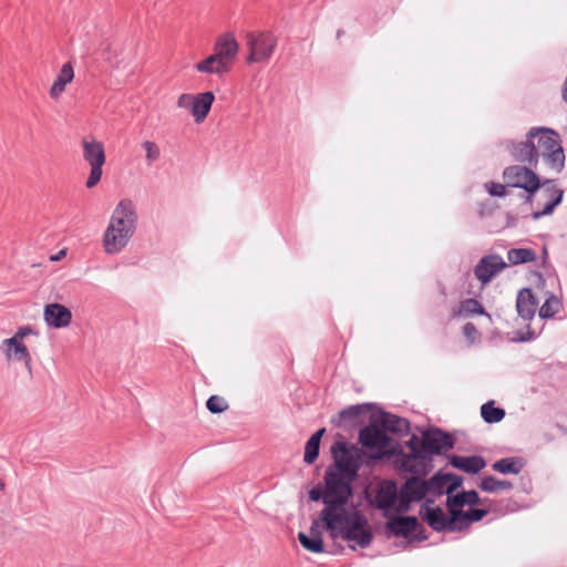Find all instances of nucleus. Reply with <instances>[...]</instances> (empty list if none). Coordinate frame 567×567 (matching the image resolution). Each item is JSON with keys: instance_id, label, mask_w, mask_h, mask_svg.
<instances>
[{"instance_id": "nucleus-22", "label": "nucleus", "mask_w": 567, "mask_h": 567, "mask_svg": "<svg viewBox=\"0 0 567 567\" xmlns=\"http://www.w3.org/2000/svg\"><path fill=\"white\" fill-rule=\"evenodd\" d=\"M214 101L215 95L210 91L203 92L194 96L190 114L197 124L203 123L205 121L212 109Z\"/></svg>"}, {"instance_id": "nucleus-11", "label": "nucleus", "mask_w": 567, "mask_h": 567, "mask_svg": "<svg viewBox=\"0 0 567 567\" xmlns=\"http://www.w3.org/2000/svg\"><path fill=\"white\" fill-rule=\"evenodd\" d=\"M503 176L508 186L525 189L528 193V199L540 186L538 176L526 166H509L504 171Z\"/></svg>"}, {"instance_id": "nucleus-23", "label": "nucleus", "mask_w": 567, "mask_h": 567, "mask_svg": "<svg viewBox=\"0 0 567 567\" xmlns=\"http://www.w3.org/2000/svg\"><path fill=\"white\" fill-rule=\"evenodd\" d=\"M451 465L468 474H476L486 466V462L482 456H458L453 455L450 461Z\"/></svg>"}, {"instance_id": "nucleus-29", "label": "nucleus", "mask_w": 567, "mask_h": 567, "mask_svg": "<svg viewBox=\"0 0 567 567\" xmlns=\"http://www.w3.org/2000/svg\"><path fill=\"white\" fill-rule=\"evenodd\" d=\"M525 466V462L522 457H505L496 461L492 468L501 474H514L517 475L522 472Z\"/></svg>"}, {"instance_id": "nucleus-31", "label": "nucleus", "mask_w": 567, "mask_h": 567, "mask_svg": "<svg viewBox=\"0 0 567 567\" xmlns=\"http://www.w3.org/2000/svg\"><path fill=\"white\" fill-rule=\"evenodd\" d=\"M536 257L535 250L530 248H513L507 251V259L512 265L532 262Z\"/></svg>"}, {"instance_id": "nucleus-40", "label": "nucleus", "mask_w": 567, "mask_h": 567, "mask_svg": "<svg viewBox=\"0 0 567 567\" xmlns=\"http://www.w3.org/2000/svg\"><path fill=\"white\" fill-rule=\"evenodd\" d=\"M450 481L449 475H442V476H433L430 482L427 483L429 491H435L437 493H443L444 488L446 489V484Z\"/></svg>"}, {"instance_id": "nucleus-42", "label": "nucleus", "mask_w": 567, "mask_h": 567, "mask_svg": "<svg viewBox=\"0 0 567 567\" xmlns=\"http://www.w3.org/2000/svg\"><path fill=\"white\" fill-rule=\"evenodd\" d=\"M361 413L360 405H351L340 412V417L343 420H355Z\"/></svg>"}, {"instance_id": "nucleus-41", "label": "nucleus", "mask_w": 567, "mask_h": 567, "mask_svg": "<svg viewBox=\"0 0 567 567\" xmlns=\"http://www.w3.org/2000/svg\"><path fill=\"white\" fill-rule=\"evenodd\" d=\"M29 336H38V332L31 326L27 324L18 328L11 338L24 342V339Z\"/></svg>"}, {"instance_id": "nucleus-8", "label": "nucleus", "mask_w": 567, "mask_h": 567, "mask_svg": "<svg viewBox=\"0 0 567 567\" xmlns=\"http://www.w3.org/2000/svg\"><path fill=\"white\" fill-rule=\"evenodd\" d=\"M359 442L362 446L373 451L370 455L373 460H381L383 457H391L390 443L391 439L382 426L371 424L363 427L359 433Z\"/></svg>"}, {"instance_id": "nucleus-35", "label": "nucleus", "mask_w": 567, "mask_h": 567, "mask_svg": "<svg viewBox=\"0 0 567 567\" xmlns=\"http://www.w3.org/2000/svg\"><path fill=\"white\" fill-rule=\"evenodd\" d=\"M561 306V300L550 293L539 308V317L543 319L551 318L560 310Z\"/></svg>"}, {"instance_id": "nucleus-19", "label": "nucleus", "mask_w": 567, "mask_h": 567, "mask_svg": "<svg viewBox=\"0 0 567 567\" xmlns=\"http://www.w3.org/2000/svg\"><path fill=\"white\" fill-rule=\"evenodd\" d=\"M545 198L546 203L542 210H537L533 213V219L537 220L543 216L550 215L554 208L559 205L563 200L564 192L563 189L551 185L549 181L543 184V189L540 193Z\"/></svg>"}, {"instance_id": "nucleus-3", "label": "nucleus", "mask_w": 567, "mask_h": 567, "mask_svg": "<svg viewBox=\"0 0 567 567\" xmlns=\"http://www.w3.org/2000/svg\"><path fill=\"white\" fill-rule=\"evenodd\" d=\"M355 477L332 470H327L324 474L323 504L326 507L320 514V518L326 519L347 511L344 505L352 496L351 484Z\"/></svg>"}, {"instance_id": "nucleus-34", "label": "nucleus", "mask_w": 567, "mask_h": 567, "mask_svg": "<svg viewBox=\"0 0 567 567\" xmlns=\"http://www.w3.org/2000/svg\"><path fill=\"white\" fill-rule=\"evenodd\" d=\"M141 147L145 153V163L147 166H152L161 159L162 151L157 143L146 140L142 142Z\"/></svg>"}, {"instance_id": "nucleus-10", "label": "nucleus", "mask_w": 567, "mask_h": 567, "mask_svg": "<svg viewBox=\"0 0 567 567\" xmlns=\"http://www.w3.org/2000/svg\"><path fill=\"white\" fill-rule=\"evenodd\" d=\"M391 456H395V466L411 474H426L431 463V457L426 453H405L398 445L390 447Z\"/></svg>"}, {"instance_id": "nucleus-33", "label": "nucleus", "mask_w": 567, "mask_h": 567, "mask_svg": "<svg viewBox=\"0 0 567 567\" xmlns=\"http://www.w3.org/2000/svg\"><path fill=\"white\" fill-rule=\"evenodd\" d=\"M481 415L486 423H497L505 416V411L496 408L493 401L484 403L481 408Z\"/></svg>"}, {"instance_id": "nucleus-5", "label": "nucleus", "mask_w": 567, "mask_h": 567, "mask_svg": "<svg viewBox=\"0 0 567 567\" xmlns=\"http://www.w3.org/2000/svg\"><path fill=\"white\" fill-rule=\"evenodd\" d=\"M535 151L537 159L542 156L553 169L560 172L564 168V150L557 141L554 130L539 132L535 137Z\"/></svg>"}, {"instance_id": "nucleus-1", "label": "nucleus", "mask_w": 567, "mask_h": 567, "mask_svg": "<svg viewBox=\"0 0 567 567\" xmlns=\"http://www.w3.org/2000/svg\"><path fill=\"white\" fill-rule=\"evenodd\" d=\"M137 218L135 204L131 199L118 202L102 238L107 255L118 254L127 246L136 230Z\"/></svg>"}, {"instance_id": "nucleus-9", "label": "nucleus", "mask_w": 567, "mask_h": 567, "mask_svg": "<svg viewBox=\"0 0 567 567\" xmlns=\"http://www.w3.org/2000/svg\"><path fill=\"white\" fill-rule=\"evenodd\" d=\"M542 131L550 132V128L533 127L528 131L525 142L515 143L513 141H506L505 148L515 161L536 167L537 154L535 151V137Z\"/></svg>"}, {"instance_id": "nucleus-50", "label": "nucleus", "mask_w": 567, "mask_h": 567, "mask_svg": "<svg viewBox=\"0 0 567 567\" xmlns=\"http://www.w3.org/2000/svg\"><path fill=\"white\" fill-rule=\"evenodd\" d=\"M61 258V255H58V257L53 258L54 260H59Z\"/></svg>"}, {"instance_id": "nucleus-4", "label": "nucleus", "mask_w": 567, "mask_h": 567, "mask_svg": "<svg viewBox=\"0 0 567 567\" xmlns=\"http://www.w3.org/2000/svg\"><path fill=\"white\" fill-rule=\"evenodd\" d=\"M81 145L83 158L91 167L85 185L87 188H93L103 175V165L106 161L104 145L93 136L83 137Z\"/></svg>"}, {"instance_id": "nucleus-27", "label": "nucleus", "mask_w": 567, "mask_h": 567, "mask_svg": "<svg viewBox=\"0 0 567 567\" xmlns=\"http://www.w3.org/2000/svg\"><path fill=\"white\" fill-rule=\"evenodd\" d=\"M195 69L199 73L223 74L229 71V68L215 53L198 62Z\"/></svg>"}, {"instance_id": "nucleus-26", "label": "nucleus", "mask_w": 567, "mask_h": 567, "mask_svg": "<svg viewBox=\"0 0 567 567\" xmlns=\"http://www.w3.org/2000/svg\"><path fill=\"white\" fill-rule=\"evenodd\" d=\"M455 486H456L455 484L446 486V491H445V493L447 494L446 506H447L449 513L452 515V522H456L458 524L461 522V516L465 512L462 508L467 504L465 503V498L462 493L451 495V493Z\"/></svg>"}, {"instance_id": "nucleus-39", "label": "nucleus", "mask_w": 567, "mask_h": 567, "mask_svg": "<svg viewBox=\"0 0 567 567\" xmlns=\"http://www.w3.org/2000/svg\"><path fill=\"white\" fill-rule=\"evenodd\" d=\"M206 406L212 413H221L228 409V404L225 399L218 395H212L207 400Z\"/></svg>"}, {"instance_id": "nucleus-6", "label": "nucleus", "mask_w": 567, "mask_h": 567, "mask_svg": "<svg viewBox=\"0 0 567 567\" xmlns=\"http://www.w3.org/2000/svg\"><path fill=\"white\" fill-rule=\"evenodd\" d=\"M331 453L334 464L329 470L357 476L360 468L361 454L355 445L337 441L331 447Z\"/></svg>"}, {"instance_id": "nucleus-12", "label": "nucleus", "mask_w": 567, "mask_h": 567, "mask_svg": "<svg viewBox=\"0 0 567 567\" xmlns=\"http://www.w3.org/2000/svg\"><path fill=\"white\" fill-rule=\"evenodd\" d=\"M429 491L427 483L419 477L409 478L400 489L398 512H406L412 502L421 501Z\"/></svg>"}, {"instance_id": "nucleus-18", "label": "nucleus", "mask_w": 567, "mask_h": 567, "mask_svg": "<svg viewBox=\"0 0 567 567\" xmlns=\"http://www.w3.org/2000/svg\"><path fill=\"white\" fill-rule=\"evenodd\" d=\"M238 42L231 33L221 34L214 47V53L218 59L226 63L230 69V65L238 53Z\"/></svg>"}, {"instance_id": "nucleus-16", "label": "nucleus", "mask_w": 567, "mask_h": 567, "mask_svg": "<svg viewBox=\"0 0 567 567\" xmlns=\"http://www.w3.org/2000/svg\"><path fill=\"white\" fill-rule=\"evenodd\" d=\"M504 268H506V262L501 256L488 255L475 266L474 275L482 285H486Z\"/></svg>"}, {"instance_id": "nucleus-48", "label": "nucleus", "mask_w": 567, "mask_h": 567, "mask_svg": "<svg viewBox=\"0 0 567 567\" xmlns=\"http://www.w3.org/2000/svg\"><path fill=\"white\" fill-rule=\"evenodd\" d=\"M309 497H310L311 501H315V502H318L320 499L323 501V493H321V491L318 489V488H312L309 492Z\"/></svg>"}, {"instance_id": "nucleus-30", "label": "nucleus", "mask_w": 567, "mask_h": 567, "mask_svg": "<svg viewBox=\"0 0 567 567\" xmlns=\"http://www.w3.org/2000/svg\"><path fill=\"white\" fill-rule=\"evenodd\" d=\"M324 431H326L324 429L318 430L307 441L306 446H305V455H303V461L307 464H312L317 460V457L319 455L320 440H321Z\"/></svg>"}, {"instance_id": "nucleus-21", "label": "nucleus", "mask_w": 567, "mask_h": 567, "mask_svg": "<svg viewBox=\"0 0 567 567\" xmlns=\"http://www.w3.org/2000/svg\"><path fill=\"white\" fill-rule=\"evenodd\" d=\"M538 307V301L534 296L532 289L524 288L522 289L516 298V309L518 316L525 320L529 321L535 317L536 310Z\"/></svg>"}, {"instance_id": "nucleus-51", "label": "nucleus", "mask_w": 567, "mask_h": 567, "mask_svg": "<svg viewBox=\"0 0 567 567\" xmlns=\"http://www.w3.org/2000/svg\"><path fill=\"white\" fill-rule=\"evenodd\" d=\"M61 258V255H58V257L53 258L54 260H59Z\"/></svg>"}, {"instance_id": "nucleus-45", "label": "nucleus", "mask_w": 567, "mask_h": 567, "mask_svg": "<svg viewBox=\"0 0 567 567\" xmlns=\"http://www.w3.org/2000/svg\"><path fill=\"white\" fill-rule=\"evenodd\" d=\"M405 444L410 449V452L424 453V450L422 449V441H420L415 434H413Z\"/></svg>"}, {"instance_id": "nucleus-20", "label": "nucleus", "mask_w": 567, "mask_h": 567, "mask_svg": "<svg viewBox=\"0 0 567 567\" xmlns=\"http://www.w3.org/2000/svg\"><path fill=\"white\" fill-rule=\"evenodd\" d=\"M399 495L400 492H398L396 484L392 481H385L383 482L377 494H375V503L378 508L380 509H391L395 508L399 504Z\"/></svg>"}, {"instance_id": "nucleus-17", "label": "nucleus", "mask_w": 567, "mask_h": 567, "mask_svg": "<svg viewBox=\"0 0 567 567\" xmlns=\"http://www.w3.org/2000/svg\"><path fill=\"white\" fill-rule=\"evenodd\" d=\"M43 320L50 328L64 329L72 322V312L61 303H48L43 309Z\"/></svg>"}, {"instance_id": "nucleus-25", "label": "nucleus", "mask_w": 567, "mask_h": 567, "mask_svg": "<svg viewBox=\"0 0 567 567\" xmlns=\"http://www.w3.org/2000/svg\"><path fill=\"white\" fill-rule=\"evenodd\" d=\"M73 79L74 71L72 64L70 62L64 63L50 89V96L54 100L58 99L65 91V86L71 83Z\"/></svg>"}, {"instance_id": "nucleus-15", "label": "nucleus", "mask_w": 567, "mask_h": 567, "mask_svg": "<svg viewBox=\"0 0 567 567\" xmlns=\"http://www.w3.org/2000/svg\"><path fill=\"white\" fill-rule=\"evenodd\" d=\"M453 445V437L440 429H434L423 433L422 449L431 458L433 455H439L443 451L452 449Z\"/></svg>"}, {"instance_id": "nucleus-47", "label": "nucleus", "mask_w": 567, "mask_h": 567, "mask_svg": "<svg viewBox=\"0 0 567 567\" xmlns=\"http://www.w3.org/2000/svg\"><path fill=\"white\" fill-rule=\"evenodd\" d=\"M463 332L467 338L474 336L477 331L473 323L468 322L463 327Z\"/></svg>"}, {"instance_id": "nucleus-14", "label": "nucleus", "mask_w": 567, "mask_h": 567, "mask_svg": "<svg viewBox=\"0 0 567 567\" xmlns=\"http://www.w3.org/2000/svg\"><path fill=\"white\" fill-rule=\"evenodd\" d=\"M0 350L2 351L8 362H21L27 369V371L30 374L32 373L31 353L24 342L19 341L17 339L8 338L2 340L0 344Z\"/></svg>"}, {"instance_id": "nucleus-36", "label": "nucleus", "mask_w": 567, "mask_h": 567, "mask_svg": "<svg viewBox=\"0 0 567 567\" xmlns=\"http://www.w3.org/2000/svg\"><path fill=\"white\" fill-rule=\"evenodd\" d=\"M298 539L300 544L309 551L318 554L324 551L323 540L320 536L309 537L301 532L298 534Z\"/></svg>"}, {"instance_id": "nucleus-2", "label": "nucleus", "mask_w": 567, "mask_h": 567, "mask_svg": "<svg viewBox=\"0 0 567 567\" xmlns=\"http://www.w3.org/2000/svg\"><path fill=\"white\" fill-rule=\"evenodd\" d=\"M322 522L332 536L339 532L344 540L354 542L361 548L368 547L372 540V533L367 519L357 512L350 514L347 511H341Z\"/></svg>"}, {"instance_id": "nucleus-37", "label": "nucleus", "mask_w": 567, "mask_h": 567, "mask_svg": "<svg viewBox=\"0 0 567 567\" xmlns=\"http://www.w3.org/2000/svg\"><path fill=\"white\" fill-rule=\"evenodd\" d=\"M486 515H487V511L482 509V508H472V509L465 511L464 514L461 516V522L458 523V525L462 526V528L466 527V526H468V524H471L473 522L481 520Z\"/></svg>"}, {"instance_id": "nucleus-49", "label": "nucleus", "mask_w": 567, "mask_h": 567, "mask_svg": "<svg viewBox=\"0 0 567 567\" xmlns=\"http://www.w3.org/2000/svg\"><path fill=\"white\" fill-rule=\"evenodd\" d=\"M536 338V334L535 332L533 331H527V333L525 336H520L518 338L519 341H529V340H533Z\"/></svg>"}, {"instance_id": "nucleus-7", "label": "nucleus", "mask_w": 567, "mask_h": 567, "mask_svg": "<svg viewBox=\"0 0 567 567\" xmlns=\"http://www.w3.org/2000/svg\"><path fill=\"white\" fill-rule=\"evenodd\" d=\"M277 47V38L269 31L247 34L248 63H267Z\"/></svg>"}, {"instance_id": "nucleus-28", "label": "nucleus", "mask_w": 567, "mask_h": 567, "mask_svg": "<svg viewBox=\"0 0 567 567\" xmlns=\"http://www.w3.org/2000/svg\"><path fill=\"white\" fill-rule=\"evenodd\" d=\"M389 529L396 536H408L417 527V519L412 516L398 517L388 523Z\"/></svg>"}, {"instance_id": "nucleus-38", "label": "nucleus", "mask_w": 567, "mask_h": 567, "mask_svg": "<svg viewBox=\"0 0 567 567\" xmlns=\"http://www.w3.org/2000/svg\"><path fill=\"white\" fill-rule=\"evenodd\" d=\"M461 312L466 315H484V308L476 299L470 298L461 302Z\"/></svg>"}, {"instance_id": "nucleus-32", "label": "nucleus", "mask_w": 567, "mask_h": 567, "mask_svg": "<svg viewBox=\"0 0 567 567\" xmlns=\"http://www.w3.org/2000/svg\"><path fill=\"white\" fill-rule=\"evenodd\" d=\"M480 487L487 493H495L498 491H508L513 484L508 481H501L494 476H485L482 478Z\"/></svg>"}, {"instance_id": "nucleus-24", "label": "nucleus", "mask_w": 567, "mask_h": 567, "mask_svg": "<svg viewBox=\"0 0 567 567\" xmlns=\"http://www.w3.org/2000/svg\"><path fill=\"white\" fill-rule=\"evenodd\" d=\"M380 422L385 432L389 431L399 435H405L410 432V423L404 417L391 413H382Z\"/></svg>"}, {"instance_id": "nucleus-44", "label": "nucleus", "mask_w": 567, "mask_h": 567, "mask_svg": "<svg viewBox=\"0 0 567 567\" xmlns=\"http://www.w3.org/2000/svg\"><path fill=\"white\" fill-rule=\"evenodd\" d=\"M194 96L193 94H189V93H183L178 96L177 99V106L179 109H186V110H189V112L192 111V105H193V102H194Z\"/></svg>"}, {"instance_id": "nucleus-43", "label": "nucleus", "mask_w": 567, "mask_h": 567, "mask_svg": "<svg viewBox=\"0 0 567 567\" xmlns=\"http://www.w3.org/2000/svg\"><path fill=\"white\" fill-rule=\"evenodd\" d=\"M485 187L492 196L504 197L506 195V187L502 184L492 182L487 183Z\"/></svg>"}, {"instance_id": "nucleus-46", "label": "nucleus", "mask_w": 567, "mask_h": 567, "mask_svg": "<svg viewBox=\"0 0 567 567\" xmlns=\"http://www.w3.org/2000/svg\"><path fill=\"white\" fill-rule=\"evenodd\" d=\"M467 505H475L480 502L478 494L475 491L462 492Z\"/></svg>"}, {"instance_id": "nucleus-13", "label": "nucleus", "mask_w": 567, "mask_h": 567, "mask_svg": "<svg viewBox=\"0 0 567 567\" xmlns=\"http://www.w3.org/2000/svg\"><path fill=\"white\" fill-rule=\"evenodd\" d=\"M421 517L426 524L436 532H455L462 529L456 522H452V515H445L442 508L435 506H422L420 511Z\"/></svg>"}]
</instances>
